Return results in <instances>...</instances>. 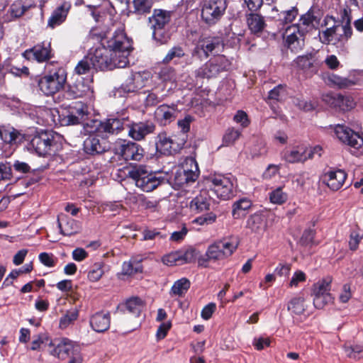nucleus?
Masks as SVG:
<instances>
[{
    "label": "nucleus",
    "instance_id": "1",
    "mask_svg": "<svg viewBox=\"0 0 363 363\" xmlns=\"http://www.w3.org/2000/svg\"><path fill=\"white\" fill-rule=\"evenodd\" d=\"M238 241L235 238H225L210 245L204 255L198 259L199 266L207 267L209 262H216L224 259L235 251Z\"/></svg>",
    "mask_w": 363,
    "mask_h": 363
},
{
    "label": "nucleus",
    "instance_id": "2",
    "mask_svg": "<svg viewBox=\"0 0 363 363\" xmlns=\"http://www.w3.org/2000/svg\"><path fill=\"white\" fill-rule=\"evenodd\" d=\"M107 47L111 50L114 57L118 58L120 67H125L128 64V56L133 49L130 40L126 36L123 28L117 29L113 36L107 41Z\"/></svg>",
    "mask_w": 363,
    "mask_h": 363
},
{
    "label": "nucleus",
    "instance_id": "3",
    "mask_svg": "<svg viewBox=\"0 0 363 363\" xmlns=\"http://www.w3.org/2000/svg\"><path fill=\"white\" fill-rule=\"evenodd\" d=\"M120 172L125 176L133 179L136 186L146 192L153 191L161 184V180L154 174L149 173L143 166L126 167Z\"/></svg>",
    "mask_w": 363,
    "mask_h": 363
},
{
    "label": "nucleus",
    "instance_id": "4",
    "mask_svg": "<svg viewBox=\"0 0 363 363\" xmlns=\"http://www.w3.org/2000/svg\"><path fill=\"white\" fill-rule=\"evenodd\" d=\"M87 55L92 62V67L95 69L104 71L121 68L118 65L119 62L118 58L114 57V55L108 47L99 46L91 48Z\"/></svg>",
    "mask_w": 363,
    "mask_h": 363
},
{
    "label": "nucleus",
    "instance_id": "5",
    "mask_svg": "<svg viewBox=\"0 0 363 363\" xmlns=\"http://www.w3.org/2000/svg\"><path fill=\"white\" fill-rule=\"evenodd\" d=\"M66 79L65 70L58 68L53 72L45 74L41 77L38 80V86L45 95L52 96L64 87Z\"/></svg>",
    "mask_w": 363,
    "mask_h": 363
},
{
    "label": "nucleus",
    "instance_id": "6",
    "mask_svg": "<svg viewBox=\"0 0 363 363\" xmlns=\"http://www.w3.org/2000/svg\"><path fill=\"white\" fill-rule=\"evenodd\" d=\"M335 134L342 143L350 147V152L359 157L363 155V136L345 125L335 127Z\"/></svg>",
    "mask_w": 363,
    "mask_h": 363
},
{
    "label": "nucleus",
    "instance_id": "7",
    "mask_svg": "<svg viewBox=\"0 0 363 363\" xmlns=\"http://www.w3.org/2000/svg\"><path fill=\"white\" fill-rule=\"evenodd\" d=\"M208 182L211 190L218 198L228 200L234 196L236 179L233 176L214 174L209 177Z\"/></svg>",
    "mask_w": 363,
    "mask_h": 363
},
{
    "label": "nucleus",
    "instance_id": "8",
    "mask_svg": "<svg viewBox=\"0 0 363 363\" xmlns=\"http://www.w3.org/2000/svg\"><path fill=\"white\" fill-rule=\"evenodd\" d=\"M170 19V12L162 9H155L152 16L149 17V23L153 30L152 37L161 44L166 43L169 39V36L164 30Z\"/></svg>",
    "mask_w": 363,
    "mask_h": 363
},
{
    "label": "nucleus",
    "instance_id": "9",
    "mask_svg": "<svg viewBox=\"0 0 363 363\" xmlns=\"http://www.w3.org/2000/svg\"><path fill=\"white\" fill-rule=\"evenodd\" d=\"M230 61L224 55H218L210 59L196 71V77L201 78L216 77L220 72L228 70Z\"/></svg>",
    "mask_w": 363,
    "mask_h": 363
},
{
    "label": "nucleus",
    "instance_id": "10",
    "mask_svg": "<svg viewBox=\"0 0 363 363\" xmlns=\"http://www.w3.org/2000/svg\"><path fill=\"white\" fill-rule=\"evenodd\" d=\"M226 8L225 0H203L201 18L206 23L214 25L224 14Z\"/></svg>",
    "mask_w": 363,
    "mask_h": 363
},
{
    "label": "nucleus",
    "instance_id": "11",
    "mask_svg": "<svg viewBox=\"0 0 363 363\" xmlns=\"http://www.w3.org/2000/svg\"><path fill=\"white\" fill-rule=\"evenodd\" d=\"M332 278L325 277L313 284L312 296L313 304L316 308H323L325 305L333 302V297L330 294Z\"/></svg>",
    "mask_w": 363,
    "mask_h": 363
},
{
    "label": "nucleus",
    "instance_id": "12",
    "mask_svg": "<svg viewBox=\"0 0 363 363\" xmlns=\"http://www.w3.org/2000/svg\"><path fill=\"white\" fill-rule=\"evenodd\" d=\"M223 48V43L220 38L215 36L201 37L196 45L193 55L200 59L208 57L210 54L220 51Z\"/></svg>",
    "mask_w": 363,
    "mask_h": 363
},
{
    "label": "nucleus",
    "instance_id": "13",
    "mask_svg": "<svg viewBox=\"0 0 363 363\" xmlns=\"http://www.w3.org/2000/svg\"><path fill=\"white\" fill-rule=\"evenodd\" d=\"M283 39L285 45L291 52L297 53L304 46V30L300 24H293L286 28L283 33Z\"/></svg>",
    "mask_w": 363,
    "mask_h": 363
},
{
    "label": "nucleus",
    "instance_id": "14",
    "mask_svg": "<svg viewBox=\"0 0 363 363\" xmlns=\"http://www.w3.org/2000/svg\"><path fill=\"white\" fill-rule=\"evenodd\" d=\"M114 151L125 160L140 161L144 154L143 149L138 144L121 139L115 143Z\"/></svg>",
    "mask_w": 363,
    "mask_h": 363
},
{
    "label": "nucleus",
    "instance_id": "15",
    "mask_svg": "<svg viewBox=\"0 0 363 363\" xmlns=\"http://www.w3.org/2000/svg\"><path fill=\"white\" fill-rule=\"evenodd\" d=\"M197 256L195 249H181L164 255L162 262L167 266L182 265L194 262Z\"/></svg>",
    "mask_w": 363,
    "mask_h": 363
},
{
    "label": "nucleus",
    "instance_id": "16",
    "mask_svg": "<svg viewBox=\"0 0 363 363\" xmlns=\"http://www.w3.org/2000/svg\"><path fill=\"white\" fill-rule=\"evenodd\" d=\"M87 115V106L81 101H76L69 106L67 114L64 116L62 122L67 125L79 124L86 118Z\"/></svg>",
    "mask_w": 363,
    "mask_h": 363
},
{
    "label": "nucleus",
    "instance_id": "17",
    "mask_svg": "<svg viewBox=\"0 0 363 363\" xmlns=\"http://www.w3.org/2000/svg\"><path fill=\"white\" fill-rule=\"evenodd\" d=\"M49 349L51 354L59 359H65L67 357L79 356V346L74 344V342H60L55 345L53 342H50Z\"/></svg>",
    "mask_w": 363,
    "mask_h": 363
},
{
    "label": "nucleus",
    "instance_id": "18",
    "mask_svg": "<svg viewBox=\"0 0 363 363\" xmlns=\"http://www.w3.org/2000/svg\"><path fill=\"white\" fill-rule=\"evenodd\" d=\"M50 43H39L32 48L26 50L22 55L28 60H35L38 62H44L52 57Z\"/></svg>",
    "mask_w": 363,
    "mask_h": 363
},
{
    "label": "nucleus",
    "instance_id": "19",
    "mask_svg": "<svg viewBox=\"0 0 363 363\" xmlns=\"http://www.w3.org/2000/svg\"><path fill=\"white\" fill-rule=\"evenodd\" d=\"M53 144V137L48 132H41L33 136L30 145L40 156H45L50 152Z\"/></svg>",
    "mask_w": 363,
    "mask_h": 363
},
{
    "label": "nucleus",
    "instance_id": "20",
    "mask_svg": "<svg viewBox=\"0 0 363 363\" xmlns=\"http://www.w3.org/2000/svg\"><path fill=\"white\" fill-rule=\"evenodd\" d=\"M147 73L135 72L127 77L121 89L125 93L134 92L145 86L148 79Z\"/></svg>",
    "mask_w": 363,
    "mask_h": 363
},
{
    "label": "nucleus",
    "instance_id": "21",
    "mask_svg": "<svg viewBox=\"0 0 363 363\" xmlns=\"http://www.w3.org/2000/svg\"><path fill=\"white\" fill-rule=\"evenodd\" d=\"M123 128V122L118 118H108L101 121L96 128L98 135L106 138L109 135L118 134Z\"/></svg>",
    "mask_w": 363,
    "mask_h": 363
},
{
    "label": "nucleus",
    "instance_id": "22",
    "mask_svg": "<svg viewBox=\"0 0 363 363\" xmlns=\"http://www.w3.org/2000/svg\"><path fill=\"white\" fill-rule=\"evenodd\" d=\"M178 113L179 111L176 104H162L156 108L155 115L157 121L161 125H167L175 120Z\"/></svg>",
    "mask_w": 363,
    "mask_h": 363
},
{
    "label": "nucleus",
    "instance_id": "23",
    "mask_svg": "<svg viewBox=\"0 0 363 363\" xmlns=\"http://www.w3.org/2000/svg\"><path fill=\"white\" fill-rule=\"evenodd\" d=\"M57 225L60 230V233L65 236L76 235L79 233L82 229L80 222L68 218L63 213L58 215Z\"/></svg>",
    "mask_w": 363,
    "mask_h": 363
},
{
    "label": "nucleus",
    "instance_id": "24",
    "mask_svg": "<svg viewBox=\"0 0 363 363\" xmlns=\"http://www.w3.org/2000/svg\"><path fill=\"white\" fill-rule=\"evenodd\" d=\"M158 138L157 146L168 154H172L182 149L186 143L185 138L177 140L176 137H169L165 133H160Z\"/></svg>",
    "mask_w": 363,
    "mask_h": 363
},
{
    "label": "nucleus",
    "instance_id": "25",
    "mask_svg": "<svg viewBox=\"0 0 363 363\" xmlns=\"http://www.w3.org/2000/svg\"><path fill=\"white\" fill-rule=\"evenodd\" d=\"M128 135L135 140H141L154 132L155 125L151 122L133 123L128 126Z\"/></svg>",
    "mask_w": 363,
    "mask_h": 363
},
{
    "label": "nucleus",
    "instance_id": "26",
    "mask_svg": "<svg viewBox=\"0 0 363 363\" xmlns=\"http://www.w3.org/2000/svg\"><path fill=\"white\" fill-rule=\"evenodd\" d=\"M71 9V3L68 1L62 2L52 13L48 21V26L52 28L62 24L67 16Z\"/></svg>",
    "mask_w": 363,
    "mask_h": 363
},
{
    "label": "nucleus",
    "instance_id": "27",
    "mask_svg": "<svg viewBox=\"0 0 363 363\" xmlns=\"http://www.w3.org/2000/svg\"><path fill=\"white\" fill-rule=\"evenodd\" d=\"M246 228L251 233L262 235L267 230V222L265 216L260 213H256L250 216L246 222Z\"/></svg>",
    "mask_w": 363,
    "mask_h": 363
},
{
    "label": "nucleus",
    "instance_id": "28",
    "mask_svg": "<svg viewBox=\"0 0 363 363\" xmlns=\"http://www.w3.org/2000/svg\"><path fill=\"white\" fill-rule=\"evenodd\" d=\"M346 178V172L342 169H337L325 173L324 182L330 189L337 191L342 186Z\"/></svg>",
    "mask_w": 363,
    "mask_h": 363
},
{
    "label": "nucleus",
    "instance_id": "29",
    "mask_svg": "<svg viewBox=\"0 0 363 363\" xmlns=\"http://www.w3.org/2000/svg\"><path fill=\"white\" fill-rule=\"evenodd\" d=\"M211 204V199L206 190L201 191L190 202V208L196 213H201L208 210Z\"/></svg>",
    "mask_w": 363,
    "mask_h": 363
},
{
    "label": "nucleus",
    "instance_id": "30",
    "mask_svg": "<svg viewBox=\"0 0 363 363\" xmlns=\"http://www.w3.org/2000/svg\"><path fill=\"white\" fill-rule=\"evenodd\" d=\"M92 329L97 333H103L110 326L109 313H96L90 319Z\"/></svg>",
    "mask_w": 363,
    "mask_h": 363
},
{
    "label": "nucleus",
    "instance_id": "31",
    "mask_svg": "<svg viewBox=\"0 0 363 363\" xmlns=\"http://www.w3.org/2000/svg\"><path fill=\"white\" fill-rule=\"evenodd\" d=\"M307 148L304 146H298L284 154V159L289 163L303 162L307 160Z\"/></svg>",
    "mask_w": 363,
    "mask_h": 363
},
{
    "label": "nucleus",
    "instance_id": "32",
    "mask_svg": "<svg viewBox=\"0 0 363 363\" xmlns=\"http://www.w3.org/2000/svg\"><path fill=\"white\" fill-rule=\"evenodd\" d=\"M247 23L249 29L255 34L262 32L266 26L263 17L254 13L247 16Z\"/></svg>",
    "mask_w": 363,
    "mask_h": 363
},
{
    "label": "nucleus",
    "instance_id": "33",
    "mask_svg": "<svg viewBox=\"0 0 363 363\" xmlns=\"http://www.w3.org/2000/svg\"><path fill=\"white\" fill-rule=\"evenodd\" d=\"M340 29V25H334L330 28L323 30L320 34V39L324 44H337L340 42V36H338L337 31Z\"/></svg>",
    "mask_w": 363,
    "mask_h": 363
},
{
    "label": "nucleus",
    "instance_id": "34",
    "mask_svg": "<svg viewBox=\"0 0 363 363\" xmlns=\"http://www.w3.org/2000/svg\"><path fill=\"white\" fill-rule=\"evenodd\" d=\"M21 137L20 133L10 125H0V139L4 143H16Z\"/></svg>",
    "mask_w": 363,
    "mask_h": 363
},
{
    "label": "nucleus",
    "instance_id": "35",
    "mask_svg": "<svg viewBox=\"0 0 363 363\" xmlns=\"http://www.w3.org/2000/svg\"><path fill=\"white\" fill-rule=\"evenodd\" d=\"M26 10L27 7L24 6L21 1H16L13 2L11 5L6 15L4 16V21L9 22L21 17L24 14Z\"/></svg>",
    "mask_w": 363,
    "mask_h": 363
},
{
    "label": "nucleus",
    "instance_id": "36",
    "mask_svg": "<svg viewBox=\"0 0 363 363\" xmlns=\"http://www.w3.org/2000/svg\"><path fill=\"white\" fill-rule=\"evenodd\" d=\"M343 349L346 355L350 358L355 359L363 358V346L357 342H345Z\"/></svg>",
    "mask_w": 363,
    "mask_h": 363
},
{
    "label": "nucleus",
    "instance_id": "37",
    "mask_svg": "<svg viewBox=\"0 0 363 363\" xmlns=\"http://www.w3.org/2000/svg\"><path fill=\"white\" fill-rule=\"evenodd\" d=\"M105 146L97 137H89L84 141L85 151L89 154H99L105 151Z\"/></svg>",
    "mask_w": 363,
    "mask_h": 363
},
{
    "label": "nucleus",
    "instance_id": "38",
    "mask_svg": "<svg viewBox=\"0 0 363 363\" xmlns=\"http://www.w3.org/2000/svg\"><path fill=\"white\" fill-rule=\"evenodd\" d=\"M252 206L250 199L243 198L235 201L233 205L232 214L234 218L238 219L244 216Z\"/></svg>",
    "mask_w": 363,
    "mask_h": 363
},
{
    "label": "nucleus",
    "instance_id": "39",
    "mask_svg": "<svg viewBox=\"0 0 363 363\" xmlns=\"http://www.w3.org/2000/svg\"><path fill=\"white\" fill-rule=\"evenodd\" d=\"M287 308L293 315H301L306 311L304 298L301 296L294 297L289 302Z\"/></svg>",
    "mask_w": 363,
    "mask_h": 363
},
{
    "label": "nucleus",
    "instance_id": "40",
    "mask_svg": "<svg viewBox=\"0 0 363 363\" xmlns=\"http://www.w3.org/2000/svg\"><path fill=\"white\" fill-rule=\"evenodd\" d=\"M156 0H133V13L136 15H146L149 13Z\"/></svg>",
    "mask_w": 363,
    "mask_h": 363
},
{
    "label": "nucleus",
    "instance_id": "41",
    "mask_svg": "<svg viewBox=\"0 0 363 363\" xmlns=\"http://www.w3.org/2000/svg\"><path fill=\"white\" fill-rule=\"evenodd\" d=\"M126 310L135 316H138L144 308V302L138 297H132L125 303Z\"/></svg>",
    "mask_w": 363,
    "mask_h": 363
},
{
    "label": "nucleus",
    "instance_id": "42",
    "mask_svg": "<svg viewBox=\"0 0 363 363\" xmlns=\"http://www.w3.org/2000/svg\"><path fill=\"white\" fill-rule=\"evenodd\" d=\"M190 287V281L186 278L176 281L172 286L170 294L172 296H182Z\"/></svg>",
    "mask_w": 363,
    "mask_h": 363
},
{
    "label": "nucleus",
    "instance_id": "43",
    "mask_svg": "<svg viewBox=\"0 0 363 363\" xmlns=\"http://www.w3.org/2000/svg\"><path fill=\"white\" fill-rule=\"evenodd\" d=\"M181 168L190 174V179H196L199 175V167L196 160L191 157H186L182 162Z\"/></svg>",
    "mask_w": 363,
    "mask_h": 363
},
{
    "label": "nucleus",
    "instance_id": "44",
    "mask_svg": "<svg viewBox=\"0 0 363 363\" xmlns=\"http://www.w3.org/2000/svg\"><path fill=\"white\" fill-rule=\"evenodd\" d=\"M105 264L103 262H95L91 267L87 274V279L91 282H96L101 279L104 274Z\"/></svg>",
    "mask_w": 363,
    "mask_h": 363
},
{
    "label": "nucleus",
    "instance_id": "45",
    "mask_svg": "<svg viewBox=\"0 0 363 363\" xmlns=\"http://www.w3.org/2000/svg\"><path fill=\"white\" fill-rule=\"evenodd\" d=\"M269 199L274 204L281 205L288 199V194L283 191L282 187H278L269 194Z\"/></svg>",
    "mask_w": 363,
    "mask_h": 363
},
{
    "label": "nucleus",
    "instance_id": "46",
    "mask_svg": "<svg viewBox=\"0 0 363 363\" xmlns=\"http://www.w3.org/2000/svg\"><path fill=\"white\" fill-rule=\"evenodd\" d=\"M354 106V102L351 98L343 96L341 94H336V102L334 108L346 111L352 109Z\"/></svg>",
    "mask_w": 363,
    "mask_h": 363
},
{
    "label": "nucleus",
    "instance_id": "47",
    "mask_svg": "<svg viewBox=\"0 0 363 363\" xmlns=\"http://www.w3.org/2000/svg\"><path fill=\"white\" fill-rule=\"evenodd\" d=\"M142 269L140 263L135 261L124 262L122 266V273L125 275H133L141 272Z\"/></svg>",
    "mask_w": 363,
    "mask_h": 363
},
{
    "label": "nucleus",
    "instance_id": "48",
    "mask_svg": "<svg viewBox=\"0 0 363 363\" xmlns=\"http://www.w3.org/2000/svg\"><path fill=\"white\" fill-rule=\"evenodd\" d=\"M185 55V52L184 49L180 46H174L172 48L164 59L162 60V62L164 64H169L174 60L180 59Z\"/></svg>",
    "mask_w": 363,
    "mask_h": 363
},
{
    "label": "nucleus",
    "instance_id": "49",
    "mask_svg": "<svg viewBox=\"0 0 363 363\" xmlns=\"http://www.w3.org/2000/svg\"><path fill=\"white\" fill-rule=\"evenodd\" d=\"M93 68L92 62L90 60L88 55H86L82 60H80L74 68V72L78 75L88 74Z\"/></svg>",
    "mask_w": 363,
    "mask_h": 363
},
{
    "label": "nucleus",
    "instance_id": "50",
    "mask_svg": "<svg viewBox=\"0 0 363 363\" xmlns=\"http://www.w3.org/2000/svg\"><path fill=\"white\" fill-rule=\"evenodd\" d=\"M241 132L233 128H228L223 138V145L225 146L232 145L240 138Z\"/></svg>",
    "mask_w": 363,
    "mask_h": 363
},
{
    "label": "nucleus",
    "instance_id": "51",
    "mask_svg": "<svg viewBox=\"0 0 363 363\" xmlns=\"http://www.w3.org/2000/svg\"><path fill=\"white\" fill-rule=\"evenodd\" d=\"M78 318V312L77 311H67L60 320V328H66L72 324Z\"/></svg>",
    "mask_w": 363,
    "mask_h": 363
},
{
    "label": "nucleus",
    "instance_id": "52",
    "mask_svg": "<svg viewBox=\"0 0 363 363\" xmlns=\"http://www.w3.org/2000/svg\"><path fill=\"white\" fill-rule=\"evenodd\" d=\"M138 201L141 208L150 210L152 211H157L159 202L157 200L148 199L143 195L138 196Z\"/></svg>",
    "mask_w": 363,
    "mask_h": 363
},
{
    "label": "nucleus",
    "instance_id": "53",
    "mask_svg": "<svg viewBox=\"0 0 363 363\" xmlns=\"http://www.w3.org/2000/svg\"><path fill=\"white\" fill-rule=\"evenodd\" d=\"M312 58L311 55H302L298 56L294 62L300 69L307 71L313 67V60Z\"/></svg>",
    "mask_w": 363,
    "mask_h": 363
},
{
    "label": "nucleus",
    "instance_id": "54",
    "mask_svg": "<svg viewBox=\"0 0 363 363\" xmlns=\"http://www.w3.org/2000/svg\"><path fill=\"white\" fill-rule=\"evenodd\" d=\"M216 219L217 216L214 213L210 212L195 218L193 220V223L199 225H208L214 223L216 221Z\"/></svg>",
    "mask_w": 363,
    "mask_h": 363
},
{
    "label": "nucleus",
    "instance_id": "55",
    "mask_svg": "<svg viewBox=\"0 0 363 363\" xmlns=\"http://www.w3.org/2000/svg\"><path fill=\"white\" fill-rule=\"evenodd\" d=\"M328 80L333 84L339 88H346L353 84V82L347 78L342 77L336 74H332L328 77Z\"/></svg>",
    "mask_w": 363,
    "mask_h": 363
},
{
    "label": "nucleus",
    "instance_id": "56",
    "mask_svg": "<svg viewBox=\"0 0 363 363\" xmlns=\"http://www.w3.org/2000/svg\"><path fill=\"white\" fill-rule=\"evenodd\" d=\"M286 95L285 86L279 84L269 92L268 97L269 99L281 101L285 98Z\"/></svg>",
    "mask_w": 363,
    "mask_h": 363
},
{
    "label": "nucleus",
    "instance_id": "57",
    "mask_svg": "<svg viewBox=\"0 0 363 363\" xmlns=\"http://www.w3.org/2000/svg\"><path fill=\"white\" fill-rule=\"evenodd\" d=\"M298 16V9L295 7H292L288 11H283L280 14L279 20L283 23H289L293 22Z\"/></svg>",
    "mask_w": 363,
    "mask_h": 363
},
{
    "label": "nucleus",
    "instance_id": "58",
    "mask_svg": "<svg viewBox=\"0 0 363 363\" xmlns=\"http://www.w3.org/2000/svg\"><path fill=\"white\" fill-rule=\"evenodd\" d=\"M196 179H190V174L184 172L182 168H179L175 174V181L179 185L194 182Z\"/></svg>",
    "mask_w": 363,
    "mask_h": 363
},
{
    "label": "nucleus",
    "instance_id": "59",
    "mask_svg": "<svg viewBox=\"0 0 363 363\" xmlns=\"http://www.w3.org/2000/svg\"><path fill=\"white\" fill-rule=\"evenodd\" d=\"M342 33L340 34V42H346L352 35V29L350 26V21L348 19L345 24L340 26Z\"/></svg>",
    "mask_w": 363,
    "mask_h": 363
},
{
    "label": "nucleus",
    "instance_id": "60",
    "mask_svg": "<svg viewBox=\"0 0 363 363\" xmlns=\"http://www.w3.org/2000/svg\"><path fill=\"white\" fill-rule=\"evenodd\" d=\"M192 121L193 118L189 115L186 116L184 118L178 121L177 124L182 133V138L186 139L185 133L189 131L190 124L192 122Z\"/></svg>",
    "mask_w": 363,
    "mask_h": 363
},
{
    "label": "nucleus",
    "instance_id": "61",
    "mask_svg": "<svg viewBox=\"0 0 363 363\" xmlns=\"http://www.w3.org/2000/svg\"><path fill=\"white\" fill-rule=\"evenodd\" d=\"M39 259L42 264L48 267L55 265L57 258L52 254L42 252L39 255Z\"/></svg>",
    "mask_w": 363,
    "mask_h": 363
},
{
    "label": "nucleus",
    "instance_id": "62",
    "mask_svg": "<svg viewBox=\"0 0 363 363\" xmlns=\"http://www.w3.org/2000/svg\"><path fill=\"white\" fill-rule=\"evenodd\" d=\"M12 177L11 167L9 163L0 162V181L9 180Z\"/></svg>",
    "mask_w": 363,
    "mask_h": 363
},
{
    "label": "nucleus",
    "instance_id": "63",
    "mask_svg": "<svg viewBox=\"0 0 363 363\" xmlns=\"http://www.w3.org/2000/svg\"><path fill=\"white\" fill-rule=\"evenodd\" d=\"M315 236V230L313 229L306 230L300 240V243L302 245L307 246L313 243Z\"/></svg>",
    "mask_w": 363,
    "mask_h": 363
},
{
    "label": "nucleus",
    "instance_id": "64",
    "mask_svg": "<svg viewBox=\"0 0 363 363\" xmlns=\"http://www.w3.org/2000/svg\"><path fill=\"white\" fill-rule=\"evenodd\" d=\"M233 119L237 123H240L243 128L247 127L250 123L247 115L243 111H238L234 116Z\"/></svg>",
    "mask_w": 363,
    "mask_h": 363
}]
</instances>
